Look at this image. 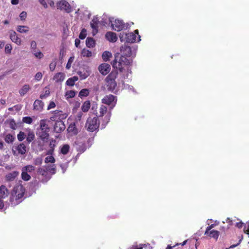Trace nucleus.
Wrapping results in <instances>:
<instances>
[{
	"label": "nucleus",
	"instance_id": "nucleus-1",
	"mask_svg": "<svg viewBox=\"0 0 249 249\" xmlns=\"http://www.w3.org/2000/svg\"><path fill=\"white\" fill-rule=\"evenodd\" d=\"M131 62V60L128 59L126 56L117 53L115 55L112 65L114 69H118L120 72H123L125 69V67L130 65Z\"/></svg>",
	"mask_w": 249,
	"mask_h": 249
},
{
	"label": "nucleus",
	"instance_id": "nucleus-2",
	"mask_svg": "<svg viewBox=\"0 0 249 249\" xmlns=\"http://www.w3.org/2000/svg\"><path fill=\"white\" fill-rule=\"evenodd\" d=\"M118 75L117 70L112 71L106 78L105 82L107 89L109 91H113L117 86L116 79Z\"/></svg>",
	"mask_w": 249,
	"mask_h": 249
},
{
	"label": "nucleus",
	"instance_id": "nucleus-3",
	"mask_svg": "<svg viewBox=\"0 0 249 249\" xmlns=\"http://www.w3.org/2000/svg\"><path fill=\"white\" fill-rule=\"evenodd\" d=\"M111 115V110H107V107L101 105L99 108V114L97 116L98 118H102L104 116L103 122L102 124L103 128H105L107 124L109 122Z\"/></svg>",
	"mask_w": 249,
	"mask_h": 249
},
{
	"label": "nucleus",
	"instance_id": "nucleus-4",
	"mask_svg": "<svg viewBox=\"0 0 249 249\" xmlns=\"http://www.w3.org/2000/svg\"><path fill=\"white\" fill-rule=\"evenodd\" d=\"M100 122L97 117H89L87 120L85 128L89 132H94L98 130Z\"/></svg>",
	"mask_w": 249,
	"mask_h": 249
},
{
	"label": "nucleus",
	"instance_id": "nucleus-5",
	"mask_svg": "<svg viewBox=\"0 0 249 249\" xmlns=\"http://www.w3.org/2000/svg\"><path fill=\"white\" fill-rule=\"evenodd\" d=\"M46 120H41L40 121V130L39 131V136L42 140L48 139L49 137L50 128L46 123Z\"/></svg>",
	"mask_w": 249,
	"mask_h": 249
},
{
	"label": "nucleus",
	"instance_id": "nucleus-6",
	"mask_svg": "<svg viewBox=\"0 0 249 249\" xmlns=\"http://www.w3.org/2000/svg\"><path fill=\"white\" fill-rule=\"evenodd\" d=\"M25 193V189L21 184H17L13 188L12 195L15 197L16 200L21 199Z\"/></svg>",
	"mask_w": 249,
	"mask_h": 249
},
{
	"label": "nucleus",
	"instance_id": "nucleus-7",
	"mask_svg": "<svg viewBox=\"0 0 249 249\" xmlns=\"http://www.w3.org/2000/svg\"><path fill=\"white\" fill-rule=\"evenodd\" d=\"M136 37L135 34L132 32L121 34L120 36L121 41H125L127 43H134L136 41Z\"/></svg>",
	"mask_w": 249,
	"mask_h": 249
},
{
	"label": "nucleus",
	"instance_id": "nucleus-8",
	"mask_svg": "<svg viewBox=\"0 0 249 249\" xmlns=\"http://www.w3.org/2000/svg\"><path fill=\"white\" fill-rule=\"evenodd\" d=\"M37 172L39 176L42 177L41 181L43 183L47 182L51 178V175L47 172L44 166L38 168Z\"/></svg>",
	"mask_w": 249,
	"mask_h": 249
},
{
	"label": "nucleus",
	"instance_id": "nucleus-9",
	"mask_svg": "<svg viewBox=\"0 0 249 249\" xmlns=\"http://www.w3.org/2000/svg\"><path fill=\"white\" fill-rule=\"evenodd\" d=\"M57 8L61 10H64L67 13L71 11L70 4L66 0H62L57 3Z\"/></svg>",
	"mask_w": 249,
	"mask_h": 249
},
{
	"label": "nucleus",
	"instance_id": "nucleus-10",
	"mask_svg": "<svg viewBox=\"0 0 249 249\" xmlns=\"http://www.w3.org/2000/svg\"><path fill=\"white\" fill-rule=\"evenodd\" d=\"M112 22L111 27L113 30L116 31L122 30L125 27L124 23L123 20L120 19H115L113 22Z\"/></svg>",
	"mask_w": 249,
	"mask_h": 249
},
{
	"label": "nucleus",
	"instance_id": "nucleus-11",
	"mask_svg": "<svg viewBox=\"0 0 249 249\" xmlns=\"http://www.w3.org/2000/svg\"><path fill=\"white\" fill-rule=\"evenodd\" d=\"M117 101V97L112 94L105 96L102 99V102L103 104L110 105L113 102L115 104Z\"/></svg>",
	"mask_w": 249,
	"mask_h": 249
},
{
	"label": "nucleus",
	"instance_id": "nucleus-12",
	"mask_svg": "<svg viewBox=\"0 0 249 249\" xmlns=\"http://www.w3.org/2000/svg\"><path fill=\"white\" fill-rule=\"evenodd\" d=\"M98 70L102 75H106L110 71V66L107 63H103L99 66Z\"/></svg>",
	"mask_w": 249,
	"mask_h": 249
},
{
	"label": "nucleus",
	"instance_id": "nucleus-13",
	"mask_svg": "<svg viewBox=\"0 0 249 249\" xmlns=\"http://www.w3.org/2000/svg\"><path fill=\"white\" fill-rule=\"evenodd\" d=\"M65 129V125L61 121H56L53 126V130L56 133H60Z\"/></svg>",
	"mask_w": 249,
	"mask_h": 249
},
{
	"label": "nucleus",
	"instance_id": "nucleus-14",
	"mask_svg": "<svg viewBox=\"0 0 249 249\" xmlns=\"http://www.w3.org/2000/svg\"><path fill=\"white\" fill-rule=\"evenodd\" d=\"M62 111L58 110H56L52 112V116L50 117V120L52 121H59L61 119H63L61 117L63 115Z\"/></svg>",
	"mask_w": 249,
	"mask_h": 249
},
{
	"label": "nucleus",
	"instance_id": "nucleus-15",
	"mask_svg": "<svg viewBox=\"0 0 249 249\" xmlns=\"http://www.w3.org/2000/svg\"><path fill=\"white\" fill-rule=\"evenodd\" d=\"M106 39L111 42H115L117 40V37L115 33L107 32L105 35Z\"/></svg>",
	"mask_w": 249,
	"mask_h": 249
},
{
	"label": "nucleus",
	"instance_id": "nucleus-16",
	"mask_svg": "<svg viewBox=\"0 0 249 249\" xmlns=\"http://www.w3.org/2000/svg\"><path fill=\"white\" fill-rule=\"evenodd\" d=\"M19 175V172L14 171L12 172L8 173L5 176V179L8 181L14 180Z\"/></svg>",
	"mask_w": 249,
	"mask_h": 249
},
{
	"label": "nucleus",
	"instance_id": "nucleus-17",
	"mask_svg": "<svg viewBox=\"0 0 249 249\" xmlns=\"http://www.w3.org/2000/svg\"><path fill=\"white\" fill-rule=\"evenodd\" d=\"M121 52L123 53L124 56L130 57L132 55V51L130 47L124 45L121 48Z\"/></svg>",
	"mask_w": 249,
	"mask_h": 249
},
{
	"label": "nucleus",
	"instance_id": "nucleus-18",
	"mask_svg": "<svg viewBox=\"0 0 249 249\" xmlns=\"http://www.w3.org/2000/svg\"><path fill=\"white\" fill-rule=\"evenodd\" d=\"M10 37L13 42H15L17 45H20L21 39L17 36V34L15 31H12L10 33Z\"/></svg>",
	"mask_w": 249,
	"mask_h": 249
},
{
	"label": "nucleus",
	"instance_id": "nucleus-19",
	"mask_svg": "<svg viewBox=\"0 0 249 249\" xmlns=\"http://www.w3.org/2000/svg\"><path fill=\"white\" fill-rule=\"evenodd\" d=\"M16 148L19 154L24 155L27 152L26 146L23 143H19Z\"/></svg>",
	"mask_w": 249,
	"mask_h": 249
},
{
	"label": "nucleus",
	"instance_id": "nucleus-20",
	"mask_svg": "<svg viewBox=\"0 0 249 249\" xmlns=\"http://www.w3.org/2000/svg\"><path fill=\"white\" fill-rule=\"evenodd\" d=\"M44 103L41 100H36L34 103V109L40 111L43 109Z\"/></svg>",
	"mask_w": 249,
	"mask_h": 249
},
{
	"label": "nucleus",
	"instance_id": "nucleus-21",
	"mask_svg": "<svg viewBox=\"0 0 249 249\" xmlns=\"http://www.w3.org/2000/svg\"><path fill=\"white\" fill-rule=\"evenodd\" d=\"M9 194L8 190L4 185L0 186V198H4L8 196Z\"/></svg>",
	"mask_w": 249,
	"mask_h": 249
},
{
	"label": "nucleus",
	"instance_id": "nucleus-22",
	"mask_svg": "<svg viewBox=\"0 0 249 249\" xmlns=\"http://www.w3.org/2000/svg\"><path fill=\"white\" fill-rule=\"evenodd\" d=\"M65 78V74L63 72H57L53 76V79L55 82H62Z\"/></svg>",
	"mask_w": 249,
	"mask_h": 249
},
{
	"label": "nucleus",
	"instance_id": "nucleus-23",
	"mask_svg": "<svg viewBox=\"0 0 249 249\" xmlns=\"http://www.w3.org/2000/svg\"><path fill=\"white\" fill-rule=\"evenodd\" d=\"M205 235H208L210 238H213L215 240H217L219 236V231H218L213 230L209 231L208 234H205Z\"/></svg>",
	"mask_w": 249,
	"mask_h": 249
},
{
	"label": "nucleus",
	"instance_id": "nucleus-24",
	"mask_svg": "<svg viewBox=\"0 0 249 249\" xmlns=\"http://www.w3.org/2000/svg\"><path fill=\"white\" fill-rule=\"evenodd\" d=\"M45 168L47 170V172L51 174L50 175H53L56 172V166L54 164H49L44 166Z\"/></svg>",
	"mask_w": 249,
	"mask_h": 249
},
{
	"label": "nucleus",
	"instance_id": "nucleus-25",
	"mask_svg": "<svg viewBox=\"0 0 249 249\" xmlns=\"http://www.w3.org/2000/svg\"><path fill=\"white\" fill-rule=\"evenodd\" d=\"M99 21L97 18H93L90 22L91 27L96 30V32L98 31Z\"/></svg>",
	"mask_w": 249,
	"mask_h": 249
},
{
	"label": "nucleus",
	"instance_id": "nucleus-26",
	"mask_svg": "<svg viewBox=\"0 0 249 249\" xmlns=\"http://www.w3.org/2000/svg\"><path fill=\"white\" fill-rule=\"evenodd\" d=\"M86 44L88 48H93L95 46V41L92 37H88L86 40Z\"/></svg>",
	"mask_w": 249,
	"mask_h": 249
},
{
	"label": "nucleus",
	"instance_id": "nucleus-27",
	"mask_svg": "<svg viewBox=\"0 0 249 249\" xmlns=\"http://www.w3.org/2000/svg\"><path fill=\"white\" fill-rule=\"evenodd\" d=\"M30 89V86L28 84L24 85L19 90V93L21 96H23Z\"/></svg>",
	"mask_w": 249,
	"mask_h": 249
},
{
	"label": "nucleus",
	"instance_id": "nucleus-28",
	"mask_svg": "<svg viewBox=\"0 0 249 249\" xmlns=\"http://www.w3.org/2000/svg\"><path fill=\"white\" fill-rule=\"evenodd\" d=\"M78 80V77L76 76H74L72 77L69 78L67 81L66 84L67 85L69 86H74L75 82Z\"/></svg>",
	"mask_w": 249,
	"mask_h": 249
},
{
	"label": "nucleus",
	"instance_id": "nucleus-29",
	"mask_svg": "<svg viewBox=\"0 0 249 249\" xmlns=\"http://www.w3.org/2000/svg\"><path fill=\"white\" fill-rule=\"evenodd\" d=\"M5 123L8 124L9 127H10L11 129L13 130L16 129L17 125L14 119H9L8 120H7Z\"/></svg>",
	"mask_w": 249,
	"mask_h": 249
},
{
	"label": "nucleus",
	"instance_id": "nucleus-30",
	"mask_svg": "<svg viewBox=\"0 0 249 249\" xmlns=\"http://www.w3.org/2000/svg\"><path fill=\"white\" fill-rule=\"evenodd\" d=\"M68 131L69 132H72L74 134L78 133V129L76 127L75 124L74 123H71L70 124L68 128Z\"/></svg>",
	"mask_w": 249,
	"mask_h": 249
},
{
	"label": "nucleus",
	"instance_id": "nucleus-31",
	"mask_svg": "<svg viewBox=\"0 0 249 249\" xmlns=\"http://www.w3.org/2000/svg\"><path fill=\"white\" fill-rule=\"evenodd\" d=\"M90 107V102L89 101H85L81 107V109L84 112H88Z\"/></svg>",
	"mask_w": 249,
	"mask_h": 249
},
{
	"label": "nucleus",
	"instance_id": "nucleus-32",
	"mask_svg": "<svg viewBox=\"0 0 249 249\" xmlns=\"http://www.w3.org/2000/svg\"><path fill=\"white\" fill-rule=\"evenodd\" d=\"M21 171H22L21 175V178L23 180L26 181L30 180L31 178V176L29 174H28V173L26 172L22 169H21Z\"/></svg>",
	"mask_w": 249,
	"mask_h": 249
},
{
	"label": "nucleus",
	"instance_id": "nucleus-33",
	"mask_svg": "<svg viewBox=\"0 0 249 249\" xmlns=\"http://www.w3.org/2000/svg\"><path fill=\"white\" fill-rule=\"evenodd\" d=\"M15 139V137L11 134H7L4 138V140L7 143L13 142Z\"/></svg>",
	"mask_w": 249,
	"mask_h": 249
},
{
	"label": "nucleus",
	"instance_id": "nucleus-34",
	"mask_svg": "<svg viewBox=\"0 0 249 249\" xmlns=\"http://www.w3.org/2000/svg\"><path fill=\"white\" fill-rule=\"evenodd\" d=\"M112 56V53L108 51H105L102 54V58L104 61H107L109 58Z\"/></svg>",
	"mask_w": 249,
	"mask_h": 249
},
{
	"label": "nucleus",
	"instance_id": "nucleus-35",
	"mask_svg": "<svg viewBox=\"0 0 249 249\" xmlns=\"http://www.w3.org/2000/svg\"><path fill=\"white\" fill-rule=\"evenodd\" d=\"M28 31L29 27L26 26L19 25L17 27V31L21 33H27Z\"/></svg>",
	"mask_w": 249,
	"mask_h": 249
},
{
	"label": "nucleus",
	"instance_id": "nucleus-36",
	"mask_svg": "<svg viewBox=\"0 0 249 249\" xmlns=\"http://www.w3.org/2000/svg\"><path fill=\"white\" fill-rule=\"evenodd\" d=\"M81 55L83 57H89L92 56V52L89 50L83 49L81 51Z\"/></svg>",
	"mask_w": 249,
	"mask_h": 249
},
{
	"label": "nucleus",
	"instance_id": "nucleus-37",
	"mask_svg": "<svg viewBox=\"0 0 249 249\" xmlns=\"http://www.w3.org/2000/svg\"><path fill=\"white\" fill-rule=\"evenodd\" d=\"M22 169L28 173H31L35 171V167L32 165H28L22 167Z\"/></svg>",
	"mask_w": 249,
	"mask_h": 249
},
{
	"label": "nucleus",
	"instance_id": "nucleus-38",
	"mask_svg": "<svg viewBox=\"0 0 249 249\" xmlns=\"http://www.w3.org/2000/svg\"><path fill=\"white\" fill-rule=\"evenodd\" d=\"M70 150V146L68 144H64L61 148V153L63 155H66Z\"/></svg>",
	"mask_w": 249,
	"mask_h": 249
},
{
	"label": "nucleus",
	"instance_id": "nucleus-39",
	"mask_svg": "<svg viewBox=\"0 0 249 249\" xmlns=\"http://www.w3.org/2000/svg\"><path fill=\"white\" fill-rule=\"evenodd\" d=\"M89 94V90L88 89H84L80 90L79 93V96L81 98L82 97H86Z\"/></svg>",
	"mask_w": 249,
	"mask_h": 249
},
{
	"label": "nucleus",
	"instance_id": "nucleus-40",
	"mask_svg": "<svg viewBox=\"0 0 249 249\" xmlns=\"http://www.w3.org/2000/svg\"><path fill=\"white\" fill-rule=\"evenodd\" d=\"M35 137V134H34V132H30L28 134V136L27 137L26 140L28 143H30L34 140Z\"/></svg>",
	"mask_w": 249,
	"mask_h": 249
},
{
	"label": "nucleus",
	"instance_id": "nucleus-41",
	"mask_svg": "<svg viewBox=\"0 0 249 249\" xmlns=\"http://www.w3.org/2000/svg\"><path fill=\"white\" fill-rule=\"evenodd\" d=\"M22 122L24 123L30 124L33 122V119L29 116L24 117L22 118Z\"/></svg>",
	"mask_w": 249,
	"mask_h": 249
},
{
	"label": "nucleus",
	"instance_id": "nucleus-42",
	"mask_svg": "<svg viewBox=\"0 0 249 249\" xmlns=\"http://www.w3.org/2000/svg\"><path fill=\"white\" fill-rule=\"evenodd\" d=\"M75 92L73 90H69L66 92L65 96L67 98H71L75 96Z\"/></svg>",
	"mask_w": 249,
	"mask_h": 249
},
{
	"label": "nucleus",
	"instance_id": "nucleus-43",
	"mask_svg": "<svg viewBox=\"0 0 249 249\" xmlns=\"http://www.w3.org/2000/svg\"><path fill=\"white\" fill-rule=\"evenodd\" d=\"M55 160L54 158V157L52 156L47 157L45 159V162L46 163H49V162L53 163L55 162Z\"/></svg>",
	"mask_w": 249,
	"mask_h": 249
},
{
	"label": "nucleus",
	"instance_id": "nucleus-44",
	"mask_svg": "<svg viewBox=\"0 0 249 249\" xmlns=\"http://www.w3.org/2000/svg\"><path fill=\"white\" fill-rule=\"evenodd\" d=\"M25 137L26 135L25 133L22 131H20L17 136L18 140L19 142L22 141L25 138Z\"/></svg>",
	"mask_w": 249,
	"mask_h": 249
},
{
	"label": "nucleus",
	"instance_id": "nucleus-45",
	"mask_svg": "<svg viewBox=\"0 0 249 249\" xmlns=\"http://www.w3.org/2000/svg\"><path fill=\"white\" fill-rule=\"evenodd\" d=\"M86 36H87V30L85 28H84L81 30V32L79 34V37L81 39H84L86 38Z\"/></svg>",
	"mask_w": 249,
	"mask_h": 249
},
{
	"label": "nucleus",
	"instance_id": "nucleus-46",
	"mask_svg": "<svg viewBox=\"0 0 249 249\" xmlns=\"http://www.w3.org/2000/svg\"><path fill=\"white\" fill-rule=\"evenodd\" d=\"M74 60V57H70L67 63L66 68L68 70L70 69L71 66V64Z\"/></svg>",
	"mask_w": 249,
	"mask_h": 249
},
{
	"label": "nucleus",
	"instance_id": "nucleus-47",
	"mask_svg": "<svg viewBox=\"0 0 249 249\" xmlns=\"http://www.w3.org/2000/svg\"><path fill=\"white\" fill-rule=\"evenodd\" d=\"M81 79H85L87 77H88L89 75L88 72H84L83 73L82 71H79L78 72Z\"/></svg>",
	"mask_w": 249,
	"mask_h": 249
},
{
	"label": "nucleus",
	"instance_id": "nucleus-48",
	"mask_svg": "<svg viewBox=\"0 0 249 249\" xmlns=\"http://www.w3.org/2000/svg\"><path fill=\"white\" fill-rule=\"evenodd\" d=\"M12 46L10 44H7L5 47V52L6 53H10L12 50Z\"/></svg>",
	"mask_w": 249,
	"mask_h": 249
},
{
	"label": "nucleus",
	"instance_id": "nucleus-49",
	"mask_svg": "<svg viewBox=\"0 0 249 249\" xmlns=\"http://www.w3.org/2000/svg\"><path fill=\"white\" fill-rule=\"evenodd\" d=\"M56 65V62L55 61L52 62L50 63L49 68L51 71H53L54 70Z\"/></svg>",
	"mask_w": 249,
	"mask_h": 249
},
{
	"label": "nucleus",
	"instance_id": "nucleus-50",
	"mask_svg": "<svg viewBox=\"0 0 249 249\" xmlns=\"http://www.w3.org/2000/svg\"><path fill=\"white\" fill-rule=\"evenodd\" d=\"M42 74L40 72H37L35 76V79L37 81H40L42 79Z\"/></svg>",
	"mask_w": 249,
	"mask_h": 249
},
{
	"label": "nucleus",
	"instance_id": "nucleus-51",
	"mask_svg": "<svg viewBox=\"0 0 249 249\" xmlns=\"http://www.w3.org/2000/svg\"><path fill=\"white\" fill-rule=\"evenodd\" d=\"M27 17V13L25 11H22L19 15V17L21 20H24Z\"/></svg>",
	"mask_w": 249,
	"mask_h": 249
},
{
	"label": "nucleus",
	"instance_id": "nucleus-52",
	"mask_svg": "<svg viewBox=\"0 0 249 249\" xmlns=\"http://www.w3.org/2000/svg\"><path fill=\"white\" fill-rule=\"evenodd\" d=\"M214 224H211V225L208 226L207 228H206V231H205V234H208V232H209V231H212L211 230L214 228Z\"/></svg>",
	"mask_w": 249,
	"mask_h": 249
},
{
	"label": "nucleus",
	"instance_id": "nucleus-53",
	"mask_svg": "<svg viewBox=\"0 0 249 249\" xmlns=\"http://www.w3.org/2000/svg\"><path fill=\"white\" fill-rule=\"evenodd\" d=\"M56 105L55 103L53 101L50 102L49 105H48L47 107V109L50 110L51 108H54L55 107Z\"/></svg>",
	"mask_w": 249,
	"mask_h": 249
},
{
	"label": "nucleus",
	"instance_id": "nucleus-54",
	"mask_svg": "<svg viewBox=\"0 0 249 249\" xmlns=\"http://www.w3.org/2000/svg\"><path fill=\"white\" fill-rule=\"evenodd\" d=\"M34 54L36 57L39 58H41L43 56V53L40 51L34 53Z\"/></svg>",
	"mask_w": 249,
	"mask_h": 249
},
{
	"label": "nucleus",
	"instance_id": "nucleus-55",
	"mask_svg": "<svg viewBox=\"0 0 249 249\" xmlns=\"http://www.w3.org/2000/svg\"><path fill=\"white\" fill-rule=\"evenodd\" d=\"M38 1L44 8H47L48 7L47 4L45 0H38Z\"/></svg>",
	"mask_w": 249,
	"mask_h": 249
},
{
	"label": "nucleus",
	"instance_id": "nucleus-56",
	"mask_svg": "<svg viewBox=\"0 0 249 249\" xmlns=\"http://www.w3.org/2000/svg\"><path fill=\"white\" fill-rule=\"evenodd\" d=\"M42 163V159L40 158H37L35 161V164L36 165H40Z\"/></svg>",
	"mask_w": 249,
	"mask_h": 249
},
{
	"label": "nucleus",
	"instance_id": "nucleus-57",
	"mask_svg": "<svg viewBox=\"0 0 249 249\" xmlns=\"http://www.w3.org/2000/svg\"><path fill=\"white\" fill-rule=\"evenodd\" d=\"M36 42L35 41H32L31 42V47L32 49H36Z\"/></svg>",
	"mask_w": 249,
	"mask_h": 249
},
{
	"label": "nucleus",
	"instance_id": "nucleus-58",
	"mask_svg": "<svg viewBox=\"0 0 249 249\" xmlns=\"http://www.w3.org/2000/svg\"><path fill=\"white\" fill-rule=\"evenodd\" d=\"M244 223L242 222H238L236 223V227L239 229H241L243 227Z\"/></svg>",
	"mask_w": 249,
	"mask_h": 249
},
{
	"label": "nucleus",
	"instance_id": "nucleus-59",
	"mask_svg": "<svg viewBox=\"0 0 249 249\" xmlns=\"http://www.w3.org/2000/svg\"><path fill=\"white\" fill-rule=\"evenodd\" d=\"M80 41L79 39L76 38L75 40V45L76 47H78L80 45Z\"/></svg>",
	"mask_w": 249,
	"mask_h": 249
},
{
	"label": "nucleus",
	"instance_id": "nucleus-60",
	"mask_svg": "<svg viewBox=\"0 0 249 249\" xmlns=\"http://www.w3.org/2000/svg\"><path fill=\"white\" fill-rule=\"evenodd\" d=\"M244 231L245 233H246L247 234H249V224L248 227L247 229H246V227H244Z\"/></svg>",
	"mask_w": 249,
	"mask_h": 249
},
{
	"label": "nucleus",
	"instance_id": "nucleus-61",
	"mask_svg": "<svg viewBox=\"0 0 249 249\" xmlns=\"http://www.w3.org/2000/svg\"><path fill=\"white\" fill-rule=\"evenodd\" d=\"M4 207L3 200L0 198V209H2Z\"/></svg>",
	"mask_w": 249,
	"mask_h": 249
},
{
	"label": "nucleus",
	"instance_id": "nucleus-62",
	"mask_svg": "<svg viewBox=\"0 0 249 249\" xmlns=\"http://www.w3.org/2000/svg\"><path fill=\"white\" fill-rule=\"evenodd\" d=\"M19 0H11V3L16 5L18 3Z\"/></svg>",
	"mask_w": 249,
	"mask_h": 249
},
{
	"label": "nucleus",
	"instance_id": "nucleus-63",
	"mask_svg": "<svg viewBox=\"0 0 249 249\" xmlns=\"http://www.w3.org/2000/svg\"><path fill=\"white\" fill-rule=\"evenodd\" d=\"M53 150H54L53 148H52V149H49L48 151L47 154H48V155H52L53 154Z\"/></svg>",
	"mask_w": 249,
	"mask_h": 249
},
{
	"label": "nucleus",
	"instance_id": "nucleus-64",
	"mask_svg": "<svg viewBox=\"0 0 249 249\" xmlns=\"http://www.w3.org/2000/svg\"><path fill=\"white\" fill-rule=\"evenodd\" d=\"M142 247L143 248V249H152V248L150 246H145V245H144Z\"/></svg>",
	"mask_w": 249,
	"mask_h": 249
}]
</instances>
